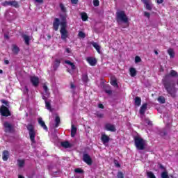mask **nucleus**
Listing matches in <instances>:
<instances>
[{
  "mask_svg": "<svg viewBox=\"0 0 178 178\" xmlns=\"http://www.w3.org/2000/svg\"><path fill=\"white\" fill-rule=\"evenodd\" d=\"M66 17H67L66 14L64 15H60L62 22H60L61 29L60 30V33L63 40H66V38H67V31L66 30Z\"/></svg>",
  "mask_w": 178,
  "mask_h": 178,
  "instance_id": "nucleus-1",
  "label": "nucleus"
},
{
  "mask_svg": "<svg viewBox=\"0 0 178 178\" xmlns=\"http://www.w3.org/2000/svg\"><path fill=\"white\" fill-rule=\"evenodd\" d=\"M135 145L137 149H145L147 145V140H144L141 136H137L134 137Z\"/></svg>",
  "mask_w": 178,
  "mask_h": 178,
  "instance_id": "nucleus-2",
  "label": "nucleus"
},
{
  "mask_svg": "<svg viewBox=\"0 0 178 178\" xmlns=\"http://www.w3.org/2000/svg\"><path fill=\"white\" fill-rule=\"evenodd\" d=\"M117 19L120 20V22H123L124 23H129V18H127V15H126L124 11L117 12Z\"/></svg>",
  "mask_w": 178,
  "mask_h": 178,
  "instance_id": "nucleus-3",
  "label": "nucleus"
},
{
  "mask_svg": "<svg viewBox=\"0 0 178 178\" xmlns=\"http://www.w3.org/2000/svg\"><path fill=\"white\" fill-rule=\"evenodd\" d=\"M27 129L29 131L30 140L34 144L35 143V131H34V127L32 124H28Z\"/></svg>",
  "mask_w": 178,
  "mask_h": 178,
  "instance_id": "nucleus-4",
  "label": "nucleus"
},
{
  "mask_svg": "<svg viewBox=\"0 0 178 178\" xmlns=\"http://www.w3.org/2000/svg\"><path fill=\"white\" fill-rule=\"evenodd\" d=\"M65 63L67 65V72L72 74V73L76 70V65L70 60H65Z\"/></svg>",
  "mask_w": 178,
  "mask_h": 178,
  "instance_id": "nucleus-5",
  "label": "nucleus"
},
{
  "mask_svg": "<svg viewBox=\"0 0 178 178\" xmlns=\"http://www.w3.org/2000/svg\"><path fill=\"white\" fill-rule=\"evenodd\" d=\"M142 2L144 3L145 9L147 10H152L154 5L152 2H151V0H142Z\"/></svg>",
  "mask_w": 178,
  "mask_h": 178,
  "instance_id": "nucleus-6",
  "label": "nucleus"
},
{
  "mask_svg": "<svg viewBox=\"0 0 178 178\" xmlns=\"http://www.w3.org/2000/svg\"><path fill=\"white\" fill-rule=\"evenodd\" d=\"M0 113H1L2 116H10V112L9 109L5 106H1L0 108Z\"/></svg>",
  "mask_w": 178,
  "mask_h": 178,
  "instance_id": "nucleus-7",
  "label": "nucleus"
},
{
  "mask_svg": "<svg viewBox=\"0 0 178 178\" xmlns=\"http://www.w3.org/2000/svg\"><path fill=\"white\" fill-rule=\"evenodd\" d=\"M105 130H107L108 131H116V128L115 127V125L112 124H106L105 125Z\"/></svg>",
  "mask_w": 178,
  "mask_h": 178,
  "instance_id": "nucleus-8",
  "label": "nucleus"
},
{
  "mask_svg": "<svg viewBox=\"0 0 178 178\" xmlns=\"http://www.w3.org/2000/svg\"><path fill=\"white\" fill-rule=\"evenodd\" d=\"M101 140H102L103 144H108V143H109V140H111V138L106 134H102Z\"/></svg>",
  "mask_w": 178,
  "mask_h": 178,
  "instance_id": "nucleus-9",
  "label": "nucleus"
},
{
  "mask_svg": "<svg viewBox=\"0 0 178 178\" xmlns=\"http://www.w3.org/2000/svg\"><path fill=\"white\" fill-rule=\"evenodd\" d=\"M86 60L90 66H95V65H97V59L92 57H88Z\"/></svg>",
  "mask_w": 178,
  "mask_h": 178,
  "instance_id": "nucleus-10",
  "label": "nucleus"
},
{
  "mask_svg": "<svg viewBox=\"0 0 178 178\" xmlns=\"http://www.w3.org/2000/svg\"><path fill=\"white\" fill-rule=\"evenodd\" d=\"M31 81L35 87H37V86H38V83H40V79L37 76H31Z\"/></svg>",
  "mask_w": 178,
  "mask_h": 178,
  "instance_id": "nucleus-11",
  "label": "nucleus"
},
{
  "mask_svg": "<svg viewBox=\"0 0 178 178\" xmlns=\"http://www.w3.org/2000/svg\"><path fill=\"white\" fill-rule=\"evenodd\" d=\"M3 127L6 129V131H9V132L13 131V126H12V124H9V122H5L3 124Z\"/></svg>",
  "mask_w": 178,
  "mask_h": 178,
  "instance_id": "nucleus-12",
  "label": "nucleus"
},
{
  "mask_svg": "<svg viewBox=\"0 0 178 178\" xmlns=\"http://www.w3.org/2000/svg\"><path fill=\"white\" fill-rule=\"evenodd\" d=\"M83 161L87 165H91L92 163V160H91V157L88 154L83 155Z\"/></svg>",
  "mask_w": 178,
  "mask_h": 178,
  "instance_id": "nucleus-13",
  "label": "nucleus"
},
{
  "mask_svg": "<svg viewBox=\"0 0 178 178\" xmlns=\"http://www.w3.org/2000/svg\"><path fill=\"white\" fill-rule=\"evenodd\" d=\"M59 24H60V21H59V19L56 18V19H54V23H53V27H54V30H55L56 31H58V29H59Z\"/></svg>",
  "mask_w": 178,
  "mask_h": 178,
  "instance_id": "nucleus-14",
  "label": "nucleus"
},
{
  "mask_svg": "<svg viewBox=\"0 0 178 178\" xmlns=\"http://www.w3.org/2000/svg\"><path fill=\"white\" fill-rule=\"evenodd\" d=\"M165 88L167 90L168 94H173V87L169 83H164Z\"/></svg>",
  "mask_w": 178,
  "mask_h": 178,
  "instance_id": "nucleus-15",
  "label": "nucleus"
},
{
  "mask_svg": "<svg viewBox=\"0 0 178 178\" xmlns=\"http://www.w3.org/2000/svg\"><path fill=\"white\" fill-rule=\"evenodd\" d=\"M129 74L131 77H136L137 76V70L134 67L129 68Z\"/></svg>",
  "mask_w": 178,
  "mask_h": 178,
  "instance_id": "nucleus-16",
  "label": "nucleus"
},
{
  "mask_svg": "<svg viewBox=\"0 0 178 178\" xmlns=\"http://www.w3.org/2000/svg\"><path fill=\"white\" fill-rule=\"evenodd\" d=\"M170 76H171V77H176V76H177V72L175 70H171L170 74L165 75V79L168 80V79H169V77H170Z\"/></svg>",
  "mask_w": 178,
  "mask_h": 178,
  "instance_id": "nucleus-17",
  "label": "nucleus"
},
{
  "mask_svg": "<svg viewBox=\"0 0 178 178\" xmlns=\"http://www.w3.org/2000/svg\"><path fill=\"white\" fill-rule=\"evenodd\" d=\"M23 39L26 45H30V40H31V37H30L27 35H24Z\"/></svg>",
  "mask_w": 178,
  "mask_h": 178,
  "instance_id": "nucleus-18",
  "label": "nucleus"
},
{
  "mask_svg": "<svg viewBox=\"0 0 178 178\" xmlns=\"http://www.w3.org/2000/svg\"><path fill=\"white\" fill-rule=\"evenodd\" d=\"M38 122L39 124H40V126L44 129V130H48L47 125H45V122H44V121L42 120V118H38Z\"/></svg>",
  "mask_w": 178,
  "mask_h": 178,
  "instance_id": "nucleus-19",
  "label": "nucleus"
},
{
  "mask_svg": "<svg viewBox=\"0 0 178 178\" xmlns=\"http://www.w3.org/2000/svg\"><path fill=\"white\" fill-rule=\"evenodd\" d=\"M92 47L96 49L98 54H101V46L97 42L92 43Z\"/></svg>",
  "mask_w": 178,
  "mask_h": 178,
  "instance_id": "nucleus-20",
  "label": "nucleus"
},
{
  "mask_svg": "<svg viewBox=\"0 0 178 178\" xmlns=\"http://www.w3.org/2000/svg\"><path fill=\"white\" fill-rule=\"evenodd\" d=\"M147 104L145 103L143 104L140 107V115H144L145 113V111H147Z\"/></svg>",
  "mask_w": 178,
  "mask_h": 178,
  "instance_id": "nucleus-21",
  "label": "nucleus"
},
{
  "mask_svg": "<svg viewBox=\"0 0 178 178\" xmlns=\"http://www.w3.org/2000/svg\"><path fill=\"white\" fill-rule=\"evenodd\" d=\"M60 63V58H56L53 64V67L56 70L59 67V65Z\"/></svg>",
  "mask_w": 178,
  "mask_h": 178,
  "instance_id": "nucleus-22",
  "label": "nucleus"
},
{
  "mask_svg": "<svg viewBox=\"0 0 178 178\" xmlns=\"http://www.w3.org/2000/svg\"><path fill=\"white\" fill-rule=\"evenodd\" d=\"M76 133H77V128H76L74 125H72V129H71L72 137H74Z\"/></svg>",
  "mask_w": 178,
  "mask_h": 178,
  "instance_id": "nucleus-23",
  "label": "nucleus"
},
{
  "mask_svg": "<svg viewBox=\"0 0 178 178\" xmlns=\"http://www.w3.org/2000/svg\"><path fill=\"white\" fill-rule=\"evenodd\" d=\"M9 159V152L4 151L3 152V161H6Z\"/></svg>",
  "mask_w": 178,
  "mask_h": 178,
  "instance_id": "nucleus-24",
  "label": "nucleus"
},
{
  "mask_svg": "<svg viewBox=\"0 0 178 178\" xmlns=\"http://www.w3.org/2000/svg\"><path fill=\"white\" fill-rule=\"evenodd\" d=\"M168 54L170 56V58H173L175 56V50L173 49H169L168 50Z\"/></svg>",
  "mask_w": 178,
  "mask_h": 178,
  "instance_id": "nucleus-25",
  "label": "nucleus"
},
{
  "mask_svg": "<svg viewBox=\"0 0 178 178\" xmlns=\"http://www.w3.org/2000/svg\"><path fill=\"white\" fill-rule=\"evenodd\" d=\"M111 86H113V87H115V88H118L119 87V86L118 85V81L116 80V79L113 78L111 81Z\"/></svg>",
  "mask_w": 178,
  "mask_h": 178,
  "instance_id": "nucleus-26",
  "label": "nucleus"
},
{
  "mask_svg": "<svg viewBox=\"0 0 178 178\" xmlns=\"http://www.w3.org/2000/svg\"><path fill=\"white\" fill-rule=\"evenodd\" d=\"M19 47H17V46H16L15 44H13L12 48V51L14 54H17L19 53Z\"/></svg>",
  "mask_w": 178,
  "mask_h": 178,
  "instance_id": "nucleus-27",
  "label": "nucleus"
},
{
  "mask_svg": "<svg viewBox=\"0 0 178 178\" xmlns=\"http://www.w3.org/2000/svg\"><path fill=\"white\" fill-rule=\"evenodd\" d=\"M60 122V118H59V116L56 115V118H55L56 124L55 126H53V127H58V126H59Z\"/></svg>",
  "mask_w": 178,
  "mask_h": 178,
  "instance_id": "nucleus-28",
  "label": "nucleus"
},
{
  "mask_svg": "<svg viewBox=\"0 0 178 178\" xmlns=\"http://www.w3.org/2000/svg\"><path fill=\"white\" fill-rule=\"evenodd\" d=\"M135 105H136V106L141 105V99L140 97H138L135 98Z\"/></svg>",
  "mask_w": 178,
  "mask_h": 178,
  "instance_id": "nucleus-29",
  "label": "nucleus"
},
{
  "mask_svg": "<svg viewBox=\"0 0 178 178\" xmlns=\"http://www.w3.org/2000/svg\"><path fill=\"white\" fill-rule=\"evenodd\" d=\"M61 145L64 148H70V143H69V142H67V141L62 142Z\"/></svg>",
  "mask_w": 178,
  "mask_h": 178,
  "instance_id": "nucleus-30",
  "label": "nucleus"
},
{
  "mask_svg": "<svg viewBox=\"0 0 178 178\" xmlns=\"http://www.w3.org/2000/svg\"><path fill=\"white\" fill-rule=\"evenodd\" d=\"M81 19L83 20V22H86L87 19H88V16L87 15V13H81Z\"/></svg>",
  "mask_w": 178,
  "mask_h": 178,
  "instance_id": "nucleus-31",
  "label": "nucleus"
},
{
  "mask_svg": "<svg viewBox=\"0 0 178 178\" xmlns=\"http://www.w3.org/2000/svg\"><path fill=\"white\" fill-rule=\"evenodd\" d=\"M17 164H18V166H19V168H23V166H24V160L23 159L18 160Z\"/></svg>",
  "mask_w": 178,
  "mask_h": 178,
  "instance_id": "nucleus-32",
  "label": "nucleus"
},
{
  "mask_svg": "<svg viewBox=\"0 0 178 178\" xmlns=\"http://www.w3.org/2000/svg\"><path fill=\"white\" fill-rule=\"evenodd\" d=\"M43 90H44V95H46V97H48L49 95V93L48 92V87L46 85L43 86Z\"/></svg>",
  "mask_w": 178,
  "mask_h": 178,
  "instance_id": "nucleus-33",
  "label": "nucleus"
},
{
  "mask_svg": "<svg viewBox=\"0 0 178 178\" xmlns=\"http://www.w3.org/2000/svg\"><path fill=\"white\" fill-rule=\"evenodd\" d=\"M78 37H79V38H83L84 39V38L86 37V33L83 31H79L78 33Z\"/></svg>",
  "mask_w": 178,
  "mask_h": 178,
  "instance_id": "nucleus-34",
  "label": "nucleus"
},
{
  "mask_svg": "<svg viewBox=\"0 0 178 178\" xmlns=\"http://www.w3.org/2000/svg\"><path fill=\"white\" fill-rule=\"evenodd\" d=\"M157 101H158L160 104H165V97H159L157 99Z\"/></svg>",
  "mask_w": 178,
  "mask_h": 178,
  "instance_id": "nucleus-35",
  "label": "nucleus"
},
{
  "mask_svg": "<svg viewBox=\"0 0 178 178\" xmlns=\"http://www.w3.org/2000/svg\"><path fill=\"white\" fill-rule=\"evenodd\" d=\"M10 6H14L15 8H18L19 4L17 3V1H10Z\"/></svg>",
  "mask_w": 178,
  "mask_h": 178,
  "instance_id": "nucleus-36",
  "label": "nucleus"
},
{
  "mask_svg": "<svg viewBox=\"0 0 178 178\" xmlns=\"http://www.w3.org/2000/svg\"><path fill=\"white\" fill-rule=\"evenodd\" d=\"M161 178H169V175L168 174V172L164 171L161 173Z\"/></svg>",
  "mask_w": 178,
  "mask_h": 178,
  "instance_id": "nucleus-37",
  "label": "nucleus"
},
{
  "mask_svg": "<svg viewBox=\"0 0 178 178\" xmlns=\"http://www.w3.org/2000/svg\"><path fill=\"white\" fill-rule=\"evenodd\" d=\"M46 104V108L47 109H48L49 111H51L52 108H51V103L49 102H45Z\"/></svg>",
  "mask_w": 178,
  "mask_h": 178,
  "instance_id": "nucleus-38",
  "label": "nucleus"
},
{
  "mask_svg": "<svg viewBox=\"0 0 178 178\" xmlns=\"http://www.w3.org/2000/svg\"><path fill=\"white\" fill-rule=\"evenodd\" d=\"M140 62H141V58H140L138 56H136L135 57V63H140Z\"/></svg>",
  "mask_w": 178,
  "mask_h": 178,
  "instance_id": "nucleus-39",
  "label": "nucleus"
},
{
  "mask_svg": "<svg viewBox=\"0 0 178 178\" xmlns=\"http://www.w3.org/2000/svg\"><path fill=\"white\" fill-rule=\"evenodd\" d=\"M93 5L94 6H99V0H94Z\"/></svg>",
  "mask_w": 178,
  "mask_h": 178,
  "instance_id": "nucleus-40",
  "label": "nucleus"
},
{
  "mask_svg": "<svg viewBox=\"0 0 178 178\" xmlns=\"http://www.w3.org/2000/svg\"><path fill=\"white\" fill-rule=\"evenodd\" d=\"M74 172H75L76 173H83V170L81 169V168H76V169H75V170H74Z\"/></svg>",
  "mask_w": 178,
  "mask_h": 178,
  "instance_id": "nucleus-41",
  "label": "nucleus"
},
{
  "mask_svg": "<svg viewBox=\"0 0 178 178\" xmlns=\"http://www.w3.org/2000/svg\"><path fill=\"white\" fill-rule=\"evenodd\" d=\"M117 178H124L123 173L122 172H119L118 173Z\"/></svg>",
  "mask_w": 178,
  "mask_h": 178,
  "instance_id": "nucleus-42",
  "label": "nucleus"
},
{
  "mask_svg": "<svg viewBox=\"0 0 178 178\" xmlns=\"http://www.w3.org/2000/svg\"><path fill=\"white\" fill-rule=\"evenodd\" d=\"M60 8L62 12H66V8H65V6H63V4H60Z\"/></svg>",
  "mask_w": 178,
  "mask_h": 178,
  "instance_id": "nucleus-43",
  "label": "nucleus"
},
{
  "mask_svg": "<svg viewBox=\"0 0 178 178\" xmlns=\"http://www.w3.org/2000/svg\"><path fill=\"white\" fill-rule=\"evenodd\" d=\"M35 3H44V0H33Z\"/></svg>",
  "mask_w": 178,
  "mask_h": 178,
  "instance_id": "nucleus-44",
  "label": "nucleus"
},
{
  "mask_svg": "<svg viewBox=\"0 0 178 178\" xmlns=\"http://www.w3.org/2000/svg\"><path fill=\"white\" fill-rule=\"evenodd\" d=\"M114 163L117 168H120V164H119V162H118V161L115 160Z\"/></svg>",
  "mask_w": 178,
  "mask_h": 178,
  "instance_id": "nucleus-45",
  "label": "nucleus"
},
{
  "mask_svg": "<svg viewBox=\"0 0 178 178\" xmlns=\"http://www.w3.org/2000/svg\"><path fill=\"white\" fill-rule=\"evenodd\" d=\"M3 6H8V5H10V1H6L2 3Z\"/></svg>",
  "mask_w": 178,
  "mask_h": 178,
  "instance_id": "nucleus-46",
  "label": "nucleus"
},
{
  "mask_svg": "<svg viewBox=\"0 0 178 178\" xmlns=\"http://www.w3.org/2000/svg\"><path fill=\"white\" fill-rule=\"evenodd\" d=\"M144 16H145V17H149L151 15L148 12H144Z\"/></svg>",
  "mask_w": 178,
  "mask_h": 178,
  "instance_id": "nucleus-47",
  "label": "nucleus"
},
{
  "mask_svg": "<svg viewBox=\"0 0 178 178\" xmlns=\"http://www.w3.org/2000/svg\"><path fill=\"white\" fill-rule=\"evenodd\" d=\"M71 2L74 5H76L77 3V2H79V0H71Z\"/></svg>",
  "mask_w": 178,
  "mask_h": 178,
  "instance_id": "nucleus-48",
  "label": "nucleus"
},
{
  "mask_svg": "<svg viewBox=\"0 0 178 178\" xmlns=\"http://www.w3.org/2000/svg\"><path fill=\"white\" fill-rule=\"evenodd\" d=\"M65 52H67V54H71L72 53V50L69 48H67L65 49Z\"/></svg>",
  "mask_w": 178,
  "mask_h": 178,
  "instance_id": "nucleus-49",
  "label": "nucleus"
},
{
  "mask_svg": "<svg viewBox=\"0 0 178 178\" xmlns=\"http://www.w3.org/2000/svg\"><path fill=\"white\" fill-rule=\"evenodd\" d=\"M145 123L146 124H152V123L148 119L145 120Z\"/></svg>",
  "mask_w": 178,
  "mask_h": 178,
  "instance_id": "nucleus-50",
  "label": "nucleus"
},
{
  "mask_svg": "<svg viewBox=\"0 0 178 178\" xmlns=\"http://www.w3.org/2000/svg\"><path fill=\"white\" fill-rule=\"evenodd\" d=\"M4 63H5V65H9V60H5Z\"/></svg>",
  "mask_w": 178,
  "mask_h": 178,
  "instance_id": "nucleus-51",
  "label": "nucleus"
},
{
  "mask_svg": "<svg viewBox=\"0 0 178 178\" xmlns=\"http://www.w3.org/2000/svg\"><path fill=\"white\" fill-rule=\"evenodd\" d=\"M70 87H71V88H76V86H74V84H73V83H71V85H70Z\"/></svg>",
  "mask_w": 178,
  "mask_h": 178,
  "instance_id": "nucleus-52",
  "label": "nucleus"
},
{
  "mask_svg": "<svg viewBox=\"0 0 178 178\" xmlns=\"http://www.w3.org/2000/svg\"><path fill=\"white\" fill-rule=\"evenodd\" d=\"M98 106H99V108H100L101 109H104V105H102V104H99Z\"/></svg>",
  "mask_w": 178,
  "mask_h": 178,
  "instance_id": "nucleus-53",
  "label": "nucleus"
},
{
  "mask_svg": "<svg viewBox=\"0 0 178 178\" xmlns=\"http://www.w3.org/2000/svg\"><path fill=\"white\" fill-rule=\"evenodd\" d=\"M2 104H5L6 105H8V102L5 100H1Z\"/></svg>",
  "mask_w": 178,
  "mask_h": 178,
  "instance_id": "nucleus-54",
  "label": "nucleus"
},
{
  "mask_svg": "<svg viewBox=\"0 0 178 178\" xmlns=\"http://www.w3.org/2000/svg\"><path fill=\"white\" fill-rule=\"evenodd\" d=\"M163 2V0H157V3H162Z\"/></svg>",
  "mask_w": 178,
  "mask_h": 178,
  "instance_id": "nucleus-55",
  "label": "nucleus"
},
{
  "mask_svg": "<svg viewBox=\"0 0 178 178\" xmlns=\"http://www.w3.org/2000/svg\"><path fill=\"white\" fill-rule=\"evenodd\" d=\"M18 178H24V177H23L22 175H18Z\"/></svg>",
  "mask_w": 178,
  "mask_h": 178,
  "instance_id": "nucleus-56",
  "label": "nucleus"
},
{
  "mask_svg": "<svg viewBox=\"0 0 178 178\" xmlns=\"http://www.w3.org/2000/svg\"><path fill=\"white\" fill-rule=\"evenodd\" d=\"M3 73V71L2 70H0V74H2Z\"/></svg>",
  "mask_w": 178,
  "mask_h": 178,
  "instance_id": "nucleus-57",
  "label": "nucleus"
},
{
  "mask_svg": "<svg viewBox=\"0 0 178 178\" xmlns=\"http://www.w3.org/2000/svg\"><path fill=\"white\" fill-rule=\"evenodd\" d=\"M154 54H155L156 55H158V52H157L156 51H154Z\"/></svg>",
  "mask_w": 178,
  "mask_h": 178,
  "instance_id": "nucleus-58",
  "label": "nucleus"
},
{
  "mask_svg": "<svg viewBox=\"0 0 178 178\" xmlns=\"http://www.w3.org/2000/svg\"><path fill=\"white\" fill-rule=\"evenodd\" d=\"M84 79H85V81H86V80H87V76H85Z\"/></svg>",
  "mask_w": 178,
  "mask_h": 178,
  "instance_id": "nucleus-59",
  "label": "nucleus"
},
{
  "mask_svg": "<svg viewBox=\"0 0 178 178\" xmlns=\"http://www.w3.org/2000/svg\"><path fill=\"white\" fill-rule=\"evenodd\" d=\"M42 98H43V99H45L47 98V97L46 96H43Z\"/></svg>",
  "mask_w": 178,
  "mask_h": 178,
  "instance_id": "nucleus-60",
  "label": "nucleus"
},
{
  "mask_svg": "<svg viewBox=\"0 0 178 178\" xmlns=\"http://www.w3.org/2000/svg\"><path fill=\"white\" fill-rule=\"evenodd\" d=\"M26 91H27V88H26Z\"/></svg>",
  "mask_w": 178,
  "mask_h": 178,
  "instance_id": "nucleus-61",
  "label": "nucleus"
}]
</instances>
